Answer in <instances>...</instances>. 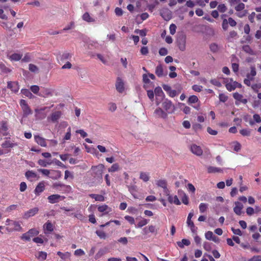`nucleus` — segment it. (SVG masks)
Masks as SVG:
<instances>
[{
    "label": "nucleus",
    "instance_id": "nucleus-27",
    "mask_svg": "<svg viewBox=\"0 0 261 261\" xmlns=\"http://www.w3.org/2000/svg\"><path fill=\"white\" fill-rule=\"evenodd\" d=\"M168 196V200L170 203H174L176 205H180L181 204L180 201L178 199L177 196H172L170 195V192H169V195H166Z\"/></svg>",
    "mask_w": 261,
    "mask_h": 261
},
{
    "label": "nucleus",
    "instance_id": "nucleus-5",
    "mask_svg": "<svg viewBox=\"0 0 261 261\" xmlns=\"http://www.w3.org/2000/svg\"><path fill=\"white\" fill-rule=\"evenodd\" d=\"M241 84L233 81L231 79H227V81H226V88L229 91L234 90L236 88H241Z\"/></svg>",
    "mask_w": 261,
    "mask_h": 261
},
{
    "label": "nucleus",
    "instance_id": "nucleus-36",
    "mask_svg": "<svg viewBox=\"0 0 261 261\" xmlns=\"http://www.w3.org/2000/svg\"><path fill=\"white\" fill-rule=\"evenodd\" d=\"M207 172L209 173H215L222 172V169H221L220 168L216 167H213V166H208L207 168Z\"/></svg>",
    "mask_w": 261,
    "mask_h": 261
},
{
    "label": "nucleus",
    "instance_id": "nucleus-54",
    "mask_svg": "<svg viewBox=\"0 0 261 261\" xmlns=\"http://www.w3.org/2000/svg\"><path fill=\"white\" fill-rule=\"evenodd\" d=\"M240 134L243 136H249L251 134V130L249 129H242L240 130Z\"/></svg>",
    "mask_w": 261,
    "mask_h": 261
},
{
    "label": "nucleus",
    "instance_id": "nucleus-30",
    "mask_svg": "<svg viewBox=\"0 0 261 261\" xmlns=\"http://www.w3.org/2000/svg\"><path fill=\"white\" fill-rule=\"evenodd\" d=\"M61 176V172L59 170H50L49 177L53 179H58Z\"/></svg>",
    "mask_w": 261,
    "mask_h": 261
},
{
    "label": "nucleus",
    "instance_id": "nucleus-11",
    "mask_svg": "<svg viewBox=\"0 0 261 261\" xmlns=\"http://www.w3.org/2000/svg\"><path fill=\"white\" fill-rule=\"evenodd\" d=\"M233 97L236 99L235 104L239 105L240 103L246 104L247 103V99L244 98L243 95L239 94L238 92L234 93L233 94Z\"/></svg>",
    "mask_w": 261,
    "mask_h": 261
},
{
    "label": "nucleus",
    "instance_id": "nucleus-12",
    "mask_svg": "<svg viewBox=\"0 0 261 261\" xmlns=\"http://www.w3.org/2000/svg\"><path fill=\"white\" fill-rule=\"evenodd\" d=\"M65 198L64 196L58 194H53L49 196L47 199L49 203L53 204L64 200Z\"/></svg>",
    "mask_w": 261,
    "mask_h": 261
},
{
    "label": "nucleus",
    "instance_id": "nucleus-3",
    "mask_svg": "<svg viewBox=\"0 0 261 261\" xmlns=\"http://www.w3.org/2000/svg\"><path fill=\"white\" fill-rule=\"evenodd\" d=\"M39 232V231L37 229L32 228L27 232L22 234L21 239L22 240L29 241L32 237L37 236Z\"/></svg>",
    "mask_w": 261,
    "mask_h": 261
},
{
    "label": "nucleus",
    "instance_id": "nucleus-57",
    "mask_svg": "<svg viewBox=\"0 0 261 261\" xmlns=\"http://www.w3.org/2000/svg\"><path fill=\"white\" fill-rule=\"evenodd\" d=\"M218 10L221 13H224L227 10V7L224 4H221L217 7Z\"/></svg>",
    "mask_w": 261,
    "mask_h": 261
},
{
    "label": "nucleus",
    "instance_id": "nucleus-53",
    "mask_svg": "<svg viewBox=\"0 0 261 261\" xmlns=\"http://www.w3.org/2000/svg\"><path fill=\"white\" fill-rule=\"evenodd\" d=\"M96 233L100 239H105L107 238V234L103 230H97Z\"/></svg>",
    "mask_w": 261,
    "mask_h": 261
},
{
    "label": "nucleus",
    "instance_id": "nucleus-32",
    "mask_svg": "<svg viewBox=\"0 0 261 261\" xmlns=\"http://www.w3.org/2000/svg\"><path fill=\"white\" fill-rule=\"evenodd\" d=\"M8 87L14 92H18L19 88L18 84L16 82H9L8 83Z\"/></svg>",
    "mask_w": 261,
    "mask_h": 261
},
{
    "label": "nucleus",
    "instance_id": "nucleus-37",
    "mask_svg": "<svg viewBox=\"0 0 261 261\" xmlns=\"http://www.w3.org/2000/svg\"><path fill=\"white\" fill-rule=\"evenodd\" d=\"M154 94L156 97H160L163 98L164 97V94L162 88L160 87H157L154 89Z\"/></svg>",
    "mask_w": 261,
    "mask_h": 261
},
{
    "label": "nucleus",
    "instance_id": "nucleus-44",
    "mask_svg": "<svg viewBox=\"0 0 261 261\" xmlns=\"http://www.w3.org/2000/svg\"><path fill=\"white\" fill-rule=\"evenodd\" d=\"M180 193H181V194H180V195L181 196V200L182 203L186 205H187L189 203L188 197L184 192L179 191L178 193L179 194Z\"/></svg>",
    "mask_w": 261,
    "mask_h": 261
},
{
    "label": "nucleus",
    "instance_id": "nucleus-25",
    "mask_svg": "<svg viewBox=\"0 0 261 261\" xmlns=\"http://www.w3.org/2000/svg\"><path fill=\"white\" fill-rule=\"evenodd\" d=\"M45 190V185L44 181L40 182L36 186L34 193L36 195H39Z\"/></svg>",
    "mask_w": 261,
    "mask_h": 261
},
{
    "label": "nucleus",
    "instance_id": "nucleus-49",
    "mask_svg": "<svg viewBox=\"0 0 261 261\" xmlns=\"http://www.w3.org/2000/svg\"><path fill=\"white\" fill-rule=\"evenodd\" d=\"M119 169V166L117 163L112 165V166L108 169L109 172H114L118 171Z\"/></svg>",
    "mask_w": 261,
    "mask_h": 261
},
{
    "label": "nucleus",
    "instance_id": "nucleus-19",
    "mask_svg": "<svg viewBox=\"0 0 261 261\" xmlns=\"http://www.w3.org/2000/svg\"><path fill=\"white\" fill-rule=\"evenodd\" d=\"M115 86L117 90L119 93H122L124 91V84L123 80L120 77L117 78Z\"/></svg>",
    "mask_w": 261,
    "mask_h": 261
},
{
    "label": "nucleus",
    "instance_id": "nucleus-26",
    "mask_svg": "<svg viewBox=\"0 0 261 261\" xmlns=\"http://www.w3.org/2000/svg\"><path fill=\"white\" fill-rule=\"evenodd\" d=\"M57 254L63 260L68 261V260H70V257L71 256V254L70 252H62L61 251H58Z\"/></svg>",
    "mask_w": 261,
    "mask_h": 261
},
{
    "label": "nucleus",
    "instance_id": "nucleus-38",
    "mask_svg": "<svg viewBox=\"0 0 261 261\" xmlns=\"http://www.w3.org/2000/svg\"><path fill=\"white\" fill-rule=\"evenodd\" d=\"M250 69V72L247 74V77L249 78L250 80H253L254 76L256 74L255 68L254 66H251Z\"/></svg>",
    "mask_w": 261,
    "mask_h": 261
},
{
    "label": "nucleus",
    "instance_id": "nucleus-14",
    "mask_svg": "<svg viewBox=\"0 0 261 261\" xmlns=\"http://www.w3.org/2000/svg\"><path fill=\"white\" fill-rule=\"evenodd\" d=\"M8 127L6 122L3 121L0 124V137L8 135Z\"/></svg>",
    "mask_w": 261,
    "mask_h": 261
},
{
    "label": "nucleus",
    "instance_id": "nucleus-17",
    "mask_svg": "<svg viewBox=\"0 0 261 261\" xmlns=\"http://www.w3.org/2000/svg\"><path fill=\"white\" fill-rule=\"evenodd\" d=\"M38 210H39L38 207H34L32 209H30L24 213L23 218L24 219H27L30 217H33L38 213Z\"/></svg>",
    "mask_w": 261,
    "mask_h": 261
},
{
    "label": "nucleus",
    "instance_id": "nucleus-35",
    "mask_svg": "<svg viewBox=\"0 0 261 261\" xmlns=\"http://www.w3.org/2000/svg\"><path fill=\"white\" fill-rule=\"evenodd\" d=\"M22 57V54L14 53L9 56V59L11 61H18L20 60Z\"/></svg>",
    "mask_w": 261,
    "mask_h": 261
},
{
    "label": "nucleus",
    "instance_id": "nucleus-63",
    "mask_svg": "<svg viewBox=\"0 0 261 261\" xmlns=\"http://www.w3.org/2000/svg\"><path fill=\"white\" fill-rule=\"evenodd\" d=\"M17 208V205L12 204L6 208V212H7L8 213H10L12 211L16 210Z\"/></svg>",
    "mask_w": 261,
    "mask_h": 261
},
{
    "label": "nucleus",
    "instance_id": "nucleus-4",
    "mask_svg": "<svg viewBox=\"0 0 261 261\" xmlns=\"http://www.w3.org/2000/svg\"><path fill=\"white\" fill-rule=\"evenodd\" d=\"M105 166L103 164H99L97 166H92L91 170L92 171L94 177L102 179V175Z\"/></svg>",
    "mask_w": 261,
    "mask_h": 261
},
{
    "label": "nucleus",
    "instance_id": "nucleus-61",
    "mask_svg": "<svg viewBox=\"0 0 261 261\" xmlns=\"http://www.w3.org/2000/svg\"><path fill=\"white\" fill-rule=\"evenodd\" d=\"M210 49L212 51L215 53L219 50V47L216 43H212L210 46Z\"/></svg>",
    "mask_w": 261,
    "mask_h": 261
},
{
    "label": "nucleus",
    "instance_id": "nucleus-60",
    "mask_svg": "<svg viewBox=\"0 0 261 261\" xmlns=\"http://www.w3.org/2000/svg\"><path fill=\"white\" fill-rule=\"evenodd\" d=\"M135 33L136 34H139L141 36L144 37L146 35V30H139L136 29L135 30Z\"/></svg>",
    "mask_w": 261,
    "mask_h": 261
},
{
    "label": "nucleus",
    "instance_id": "nucleus-56",
    "mask_svg": "<svg viewBox=\"0 0 261 261\" xmlns=\"http://www.w3.org/2000/svg\"><path fill=\"white\" fill-rule=\"evenodd\" d=\"M245 4L242 3H238V5L235 7L234 9L237 12H240L245 9Z\"/></svg>",
    "mask_w": 261,
    "mask_h": 261
},
{
    "label": "nucleus",
    "instance_id": "nucleus-9",
    "mask_svg": "<svg viewBox=\"0 0 261 261\" xmlns=\"http://www.w3.org/2000/svg\"><path fill=\"white\" fill-rule=\"evenodd\" d=\"M53 90L50 88H42L38 95L44 98L49 97L53 95Z\"/></svg>",
    "mask_w": 261,
    "mask_h": 261
},
{
    "label": "nucleus",
    "instance_id": "nucleus-29",
    "mask_svg": "<svg viewBox=\"0 0 261 261\" xmlns=\"http://www.w3.org/2000/svg\"><path fill=\"white\" fill-rule=\"evenodd\" d=\"M43 229L45 233H50L54 230V226L50 222L47 221L43 225Z\"/></svg>",
    "mask_w": 261,
    "mask_h": 261
},
{
    "label": "nucleus",
    "instance_id": "nucleus-64",
    "mask_svg": "<svg viewBox=\"0 0 261 261\" xmlns=\"http://www.w3.org/2000/svg\"><path fill=\"white\" fill-rule=\"evenodd\" d=\"M176 26L175 24H171L169 27L170 33L174 35L176 32Z\"/></svg>",
    "mask_w": 261,
    "mask_h": 261
},
{
    "label": "nucleus",
    "instance_id": "nucleus-7",
    "mask_svg": "<svg viewBox=\"0 0 261 261\" xmlns=\"http://www.w3.org/2000/svg\"><path fill=\"white\" fill-rule=\"evenodd\" d=\"M162 107L165 110L169 113L173 112L174 110V106L172 102L168 99H165L163 102Z\"/></svg>",
    "mask_w": 261,
    "mask_h": 261
},
{
    "label": "nucleus",
    "instance_id": "nucleus-6",
    "mask_svg": "<svg viewBox=\"0 0 261 261\" xmlns=\"http://www.w3.org/2000/svg\"><path fill=\"white\" fill-rule=\"evenodd\" d=\"M155 185L163 189L164 193L165 195H169V190L167 188V181L165 179H160L155 181Z\"/></svg>",
    "mask_w": 261,
    "mask_h": 261
},
{
    "label": "nucleus",
    "instance_id": "nucleus-31",
    "mask_svg": "<svg viewBox=\"0 0 261 261\" xmlns=\"http://www.w3.org/2000/svg\"><path fill=\"white\" fill-rule=\"evenodd\" d=\"M82 19L89 23L94 22L95 21V18L92 17L88 12H85L82 16Z\"/></svg>",
    "mask_w": 261,
    "mask_h": 261
},
{
    "label": "nucleus",
    "instance_id": "nucleus-43",
    "mask_svg": "<svg viewBox=\"0 0 261 261\" xmlns=\"http://www.w3.org/2000/svg\"><path fill=\"white\" fill-rule=\"evenodd\" d=\"M38 164L42 167H46L48 165H50L52 164V162L48 161H45L44 160L40 159L38 161Z\"/></svg>",
    "mask_w": 261,
    "mask_h": 261
},
{
    "label": "nucleus",
    "instance_id": "nucleus-1",
    "mask_svg": "<svg viewBox=\"0 0 261 261\" xmlns=\"http://www.w3.org/2000/svg\"><path fill=\"white\" fill-rule=\"evenodd\" d=\"M6 225L7 226L6 230L9 232L13 231H21L22 229L19 222L9 219L6 220Z\"/></svg>",
    "mask_w": 261,
    "mask_h": 261
},
{
    "label": "nucleus",
    "instance_id": "nucleus-2",
    "mask_svg": "<svg viewBox=\"0 0 261 261\" xmlns=\"http://www.w3.org/2000/svg\"><path fill=\"white\" fill-rule=\"evenodd\" d=\"M50 107H45L40 109H36L35 110V117L36 119L42 120L44 119L47 113L49 111Z\"/></svg>",
    "mask_w": 261,
    "mask_h": 261
},
{
    "label": "nucleus",
    "instance_id": "nucleus-40",
    "mask_svg": "<svg viewBox=\"0 0 261 261\" xmlns=\"http://www.w3.org/2000/svg\"><path fill=\"white\" fill-rule=\"evenodd\" d=\"M90 197L94 199L96 201H104L105 197L101 195L91 194L89 195Z\"/></svg>",
    "mask_w": 261,
    "mask_h": 261
},
{
    "label": "nucleus",
    "instance_id": "nucleus-39",
    "mask_svg": "<svg viewBox=\"0 0 261 261\" xmlns=\"http://www.w3.org/2000/svg\"><path fill=\"white\" fill-rule=\"evenodd\" d=\"M237 36L238 34L237 32H236L235 31H231L229 33L227 37V39L228 40V41L232 42L233 41V39L237 38Z\"/></svg>",
    "mask_w": 261,
    "mask_h": 261
},
{
    "label": "nucleus",
    "instance_id": "nucleus-59",
    "mask_svg": "<svg viewBox=\"0 0 261 261\" xmlns=\"http://www.w3.org/2000/svg\"><path fill=\"white\" fill-rule=\"evenodd\" d=\"M30 89L34 94H36L38 95V94L39 93V91L40 88L38 86H37V85L32 86L30 88Z\"/></svg>",
    "mask_w": 261,
    "mask_h": 261
},
{
    "label": "nucleus",
    "instance_id": "nucleus-33",
    "mask_svg": "<svg viewBox=\"0 0 261 261\" xmlns=\"http://www.w3.org/2000/svg\"><path fill=\"white\" fill-rule=\"evenodd\" d=\"M35 140L36 142L41 145L42 147H46V143L45 142V140L40 137V136H35Z\"/></svg>",
    "mask_w": 261,
    "mask_h": 261
},
{
    "label": "nucleus",
    "instance_id": "nucleus-21",
    "mask_svg": "<svg viewBox=\"0 0 261 261\" xmlns=\"http://www.w3.org/2000/svg\"><path fill=\"white\" fill-rule=\"evenodd\" d=\"M143 81L144 83V87L145 89H147L150 87L152 88L153 87V84L150 82L147 74H144L143 75Z\"/></svg>",
    "mask_w": 261,
    "mask_h": 261
},
{
    "label": "nucleus",
    "instance_id": "nucleus-48",
    "mask_svg": "<svg viewBox=\"0 0 261 261\" xmlns=\"http://www.w3.org/2000/svg\"><path fill=\"white\" fill-rule=\"evenodd\" d=\"M47 253L45 252L40 251L39 252L37 257L40 260H44L46 258Z\"/></svg>",
    "mask_w": 261,
    "mask_h": 261
},
{
    "label": "nucleus",
    "instance_id": "nucleus-10",
    "mask_svg": "<svg viewBox=\"0 0 261 261\" xmlns=\"http://www.w3.org/2000/svg\"><path fill=\"white\" fill-rule=\"evenodd\" d=\"M191 151L195 155L200 156L203 154V150L200 146L192 144L190 146Z\"/></svg>",
    "mask_w": 261,
    "mask_h": 261
},
{
    "label": "nucleus",
    "instance_id": "nucleus-34",
    "mask_svg": "<svg viewBox=\"0 0 261 261\" xmlns=\"http://www.w3.org/2000/svg\"><path fill=\"white\" fill-rule=\"evenodd\" d=\"M155 72L156 75L159 77H162L165 75L164 73L163 68L161 65H159L156 67Z\"/></svg>",
    "mask_w": 261,
    "mask_h": 261
},
{
    "label": "nucleus",
    "instance_id": "nucleus-52",
    "mask_svg": "<svg viewBox=\"0 0 261 261\" xmlns=\"http://www.w3.org/2000/svg\"><path fill=\"white\" fill-rule=\"evenodd\" d=\"M199 100L198 98L196 95H192L188 98L189 103H194L198 102Z\"/></svg>",
    "mask_w": 261,
    "mask_h": 261
},
{
    "label": "nucleus",
    "instance_id": "nucleus-62",
    "mask_svg": "<svg viewBox=\"0 0 261 261\" xmlns=\"http://www.w3.org/2000/svg\"><path fill=\"white\" fill-rule=\"evenodd\" d=\"M215 235L211 231H208L205 233V237L208 240H211Z\"/></svg>",
    "mask_w": 261,
    "mask_h": 261
},
{
    "label": "nucleus",
    "instance_id": "nucleus-55",
    "mask_svg": "<svg viewBox=\"0 0 261 261\" xmlns=\"http://www.w3.org/2000/svg\"><path fill=\"white\" fill-rule=\"evenodd\" d=\"M71 190V188L70 186L65 185L63 184L60 191H63L64 193H69Z\"/></svg>",
    "mask_w": 261,
    "mask_h": 261
},
{
    "label": "nucleus",
    "instance_id": "nucleus-13",
    "mask_svg": "<svg viewBox=\"0 0 261 261\" xmlns=\"http://www.w3.org/2000/svg\"><path fill=\"white\" fill-rule=\"evenodd\" d=\"M161 15L166 21L169 20L172 18V12L168 8H163L161 10Z\"/></svg>",
    "mask_w": 261,
    "mask_h": 261
},
{
    "label": "nucleus",
    "instance_id": "nucleus-41",
    "mask_svg": "<svg viewBox=\"0 0 261 261\" xmlns=\"http://www.w3.org/2000/svg\"><path fill=\"white\" fill-rule=\"evenodd\" d=\"M0 71L4 74H7L11 71V69L7 67L3 63H0Z\"/></svg>",
    "mask_w": 261,
    "mask_h": 261
},
{
    "label": "nucleus",
    "instance_id": "nucleus-18",
    "mask_svg": "<svg viewBox=\"0 0 261 261\" xmlns=\"http://www.w3.org/2000/svg\"><path fill=\"white\" fill-rule=\"evenodd\" d=\"M71 58V54L68 52H65L57 57V59L60 63L65 62L66 61L70 60Z\"/></svg>",
    "mask_w": 261,
    "mask_h": 261
},
{
    "label": "nucleus",
    "instance_id": "nucleus-46",
    "mask_svg": "<svg viewBox=\"0 0 261 261\" xmlns=\"http://www.w3.org/2000/svg\"><path fill=\"white\" fill-rule=\"evenodd\" d=\"M232 147L233 148V150L236 151H239L240 150L241 148V144L238 141H234L231 143Z\"/></svg>",
    "mask_w": 261,
    "mask_h": 261
},
{
    "label": "nucleus",
    "instance_id": "nucleus-51",
    "mask_svg": "<svg viewBox=\"0 0 261 261\" xmlns=\"http://www.w3.org/2000/svg\"><path fill=\"white\" fill-rule=\"evenodd\" d=\"M200 212L201 213H204L206 211L208 208V204L204 203H201L199 206Z\"/></svg>",
    "mask_w": 261,
    "mask_h": 261
},
{
    "label": "nucleus",
    "instance_id": "nucleus-16",
    "mask_svg": "<svg viewBox=\"0 0 261 261\" xmlns=\"http://www.w3.org/2000/svg\"><path fill=\"white\" fill-rule=\"evenodd\" d=\"M234 205V213L237 215H241L242 214V211L244 208L243 204L239 201H236Z\"/></svg>",
    "mask_w": 261,
    "mask_h": 261
},
{
    "label": "nucleus",
    "instance_id": "nucleus-58",
    "mask_svg": "<svg viewBox=\"0 0 261 261\" xmlns=\"http://www.w3.org/2000/svg\"><path fill=\"white\" fill-rule=\"evenodd\" d=\"M71 127H69L68 128H67V133H66L64 138H63V140L64 141L65 140H70V138H71Z\"/></svg>",
    "mask_w": 261,
    "mask_h": 261
},
{
    "label": "nucleus",
    "instance_id": "nucleus-28",
    "mask_svg": "<svg viewBox=\"0 0 261 261\" xmlns=\"http://www.w3.org/2000/svg\"><path fill=\"white\" fill-rule=\"evenodd\" d=\"M25 175L27 178L30 181H33L34 179L38 178L37 173L33 171H27Z\"/></svg>",
    "mask_w": 261,
    "mask_h": 261
},
{
    "label": "nucleus",
    "instance_id": "nucleus-23",
    "mask_svg": "<svg viewBox=\"0 0 261 261\" xmlns=\"http://www.w3.org/2000/svg\"><path fill=\"white\" fill-rule=\"evenodd\" d=\"M150 178V173L148 172L141 171L139 173V179L145 182H148Z\"/></svg>",
    "mask_w": 261,
    "mask_h": 261
},
{
    "label": "nucleus",
    "instance_id": "nucleus-8",
    "mask_svg": "<svg viewBox=\"0 0 261 261\" xmlns=\"http://www.w3.org/2000/svg\"><path fill=\"white\" fill-rule=\"evenodd\" d=\"M20 105L23 111V117H27L29 115L32 114V111L27 103L25 100L21 99L20 101Z\"/></svg>",
    "mask_w": 261,
    "mask_h": 261
},
{
    "label": "nucleus",
    "instance_id": "nucleus-20",
    "mask_svg": "<svg viewBox=\"0 0 261 261\" xmlns=\"http://www.w3.org/2000/svg\"><path fill=\"white\" fill-rule=\"evenodd\" d=\"M61 116V112L60 111H56L53 113L49 116L47 117L48 121H51L53 122H57Z\"/></svg>",
    "mask_w": 261,
    "mask_h": 261
},
{
    "label": "nucleus",
    "instance_id": "nucleus-42",
    "mask_svg": "<svg viewBox=\"0 0 261 261\" xmlns=\"http://www.w3.org/2000/svg\"><path fill=\"white\" fill-rule=\"evenodd\" d=\"M178 246L180 248H184L185 246H189L190 244V241L189 240L184 239L180 242H177Z\"/></svg>",
    "mask_w": 261,
    "mask_h": 261
},
{
    "label": "nucleus",
    "instance_id": "nucleus-45",
    "mask_svg": "<svg viewBox=\"0 0 261 261\" xmlns=\"http://www.w3.org/2000/svg\"><path fill=\"white\" fill-rule=\"evenodd\" d=\"M149 222V220L145 219L142 218L141 220L139 221L137 225H136V228H140L142 227L145 225H146Z\"/></svg>",
    "mask_w": 261,
    "mask_h": 261
},
{
    "label": "nucleus",
    "instance_id": "nucleus-22",
    "mask_svg": "<svg viewBox=\"0 0 261 261\" xmlns=\"http://www.w3.org/2000/svg\"><path fill=\"white\" fill-rule=\"evenodd\" d=\"M17 145V144L16 142L11 140L5 141L2 144V146L4 148H11Z\"/></svg>",
    "mask_w": 261,
    "mask_h": 261
},
{
    "label": "nucleus",
    "instance_id": "nucleus-47",
    "mask_svg": "<svg viewBox=\"0 0 261 261\" xmlns=\"http://www.w3.org/2000/svg\"><path fill=\"white\" fill-rule=\"evenodd\" d=\"M187 223L189 227H190L191 231L193 233H196L197 232V228L195 226L193 222L192 221L190 222H187Z\"/></svg>",
    "mask_w": 261,
    "mask_h": 261
},
{
    "label": "nucleus",
    "instance_id": "nucleus-24",
    "mask_svg": "<svg viewBox=\"0 0 261 261\" xmlns=\"http://www.w3.org/2000/svg\"><path fill=\"white\" fill-rule=\"evenodd\" d=\"M98 211L102 213L103 215H107L112 211V208L106 204H102L98 206Z\"/></svg>",
    "mask_w": 261,
    "mask_h": 261
},
{
    "label": "nucleus",
    "instance_id": "nucleus-50",
    "mask_svg": "<svg viewBox=\"0 0 261 261\" xmlns=\"http://www.w3.org/2000/svg\"><path fill=\"white\" fill-rule=\"evenodd\" d=\"M243 50L245 52H246V53H248V54H249L250 55H253L254 54V52H253V50L248 45H244L243 46Z\"/></svg>",
    "mask_w": 261,
    "mask_h": 261
},
{
    "label": "nucleus",
    "instance_id": "nucleus-15",
    "mask_svg": "<svg viewBox=\"0 0 261 261\" xmlns=\"http://www.w3.org/2000/svg\"><path fill=\"white\" fill-rule=\"evenodd\" d=\"M155 117L165 119L167 117V113L161 108H158L154 112Z\"/></svg>",
    "mask_w": 261,
    "mask_h": 261
}]
</instances>
